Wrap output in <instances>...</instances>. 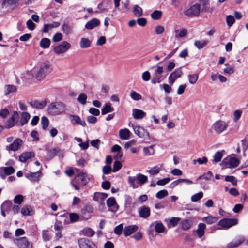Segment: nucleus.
I'll use <instances>...</instances> for the list:
<instances>
[{"mask_svg": "<svg viewBox=\"0 0 248 248\" xmlns=\"http://www.w3.org/2000/svg\"><path fill=\"white\" fill-rule=\"evenodd\" d=\"M52 70L50 63H38L31 70L33 77L38 81L41 80Z\"/></svg>", "mask_w": 248, "mask_h": 248, "instance_id": "1", "label": "nucleus"}, {"mask_svg": "<svg viewBox=\"0 0 248 248\" xmlns=\"http://www.w3.org/2000/svg\"><path fill=\"white\" fill-rule=\"evenodd\" d=\"M66 109L65 105L60 101L51 103L47 107L48 113L52 116L62 114L65 111Z\"/></svg>", "mask_w": 248, "mask_h": 248, "instance_id": "2", "label": "nucleus"}, {"mask_svg": "<svg viewBox=\"0 0 248 248\" xmlns=\"http://www.w3.org/2000/svg\"><path fill=\"white\" fill-rule=\"evenodd\" d=\"M239 163V160L236 157H228L223 159L221 165L224 166L225 168H232L238 166Z\"/></svg>", "mask_w": 248, "mask_h": 248, "instance_id": "3", "label": "nucleus"}, {"mask_svg": "<svg viewBox=\"0 0 248 248\" xmlns=\"http://www.w3.org/2000/svg\"><path fill=\"white\" fill-rule=\"evenodd\" d=\"M135 133L144 140H149L150 139L149 133L140 126L132 125Z\"/></svg>", "mask_w": 248, "mask_h": 248, "instance_id": "4", "label": "nucleus"}, {"mask_svg": "<svg viewBox=\"0 0 248 248\" xmlns=\"http://www.w3.org/2000/svg\"><path fill=\"white\" fill-rule=\"evenodd\" d=\"M74 180L78 185L84 186L88 183L89 178L86 173L80 172L76 175Z\"/></svg>", "mask_w": 248, "mask_h": 248, "instance_id": "5", "label": "nucleus"}, {"mask_svg": "<svg viewBox=\"0 0 248 248\" xmlns=\"http://www.w3.org/2000/svg\"><path fill=\"white\" fill-rule=\"evenodd\" d=\"M212 128L217 134H219L227 129V125L225 122L219 120L214 123Z\"/></svg>", "mask_w": 248, "mask_h": 248, "instance_id": "6", "label": "nucleus"}, {"mask_svg": "<svg viewBox=\"0 0 248 248\" xmlns=\"http://www.w3.org/2000/svg\"><path fill=\"white\" fill-rule=\"evenodd\" d=\"M238 223V220L236 218H223L218 222V225L223 228L228 229Z\"/></svg>", "mask_w": 248, "mask_h": 248, "instance_id": "7", "label": "nucleus"}, {"mask_svg": "<svg viewBox=\"0 0 248 248\" xmlns=\"http://www.w3.org/2000/svg\"><path fill=\"white\" fill-rule=\"evenodd\" d=\"M18 116V112L17 111H14L10 118L5 122L4 126H3L4 128L9 129L13 127L16 124Z\"/></svg>", "mask_w": 248, "mask_h": 248, "instance_id": "8", "label": "nucleus"}, {"mask_svg": "<svg viewBox=\"0 0 248 248\" xmlns=\"http://www.w3.org/2000/svg\"><path fill=\"white\" fill-rule=\"evenodd\" d=\"M200 12V6L198 4L191 6L185 12V14L188 16L193 17L199 15Z\"/></svg>", "mask_w": 248, "mask_h": 248, "instance_id": "9", "label": "nucleus"}, {"mask_svg": "<svg viewBox=\"0 0 248 248\" xmlns=\"http://www.w3.org/2000/svg\"><path fill=\"white\" fill-rule=\"evenodd\" d=\"M23 144L22 140L20 138H16L13 143L6 147L7 151L16 152L18 150Z\"/></svg>", "mask_w": 248, "mask_h": 248, "instance_id": "10", "label": "nucleus"}, {"mask_svg": "<svg viewBox=\"0 0 248 248\" xmlns=\"http://www.w3.org/2000/svg\"><path fill=\"white\" fill-rule=\"evenodd\" d=\"M71 47L70 43L66 41H64L62 44L58 45L54 47V51L58 54L63 53L66 52Z\"/></svg>", "mask_w": 248, "mask_h": 248, "instance_id": "11", "label": "nucleus"}, {"mask_svg": "<svg viewBox=\"0 0 248 248\" xmlns=\"http://www.w3.org/2000/svg\"><path fill=\"white\" fill-rule=\"evenodd\" d=\"M183 74L181 68L176 69L172 73H171L168 78L169 83L170 85H172L175 80L180 78Z\"/></svg>", "mask_w": 248, "mask_h": 248, "instance_id": "12", "label": "nucleus"}, {"mask_svg": "<svg viewBox=\"0 0 248 248\" xmlns=\"http://www.w3.org/2000/svg\"><path fill=\"white\" fill-rule=\"evenodd\" d=\"M78 243L80 248H97L93 242L85 238H80Z\"/></svg>", "mask_w": 248, "mask_h": 248, "instance_id": "13", "label": "nucleus"}, {"mask_svg": "<svg viewBox=\"0 0 248 248\" xmlns=\"http://www.w3.org/2000/svg\"><path fill=\"white\" fill-rule=\"evenodd\" d=\"M16 244L19 248H32V243L25 237H20L16 240Z\"/></svg>", "mask_w": 248, "mask_h": 248, "instance_id": "14", "label": "nucleus"}, {"mask_svg": "<svg viewBox=\"0 0 248 248\" xmlns=\"http://www.w3.org/2000/svg\"><path fill=\"white\" fill-rule=\"evenodd\" d=\"M48 100L45 99L43 100H32L30 102L31 106L37 109H42L44 108L47 104Z\"/></svg>", "mask_w": 248, "mask_h": 248, "instance_id": "15", "label": "nucleus"}, {"mask_svg": "<svg viewBox=\"0 0 248 248\" xmlns=\"http://www.w3.org/2000/svg\"><path fill=\"white\" fill-rule=\"evenodd\" d=\"M139 229V227L136 225H128L124 228V235L127 237L131 234L136 232Z\"/></svg>", "mask_w": 248, "mask_h": 248, "instance_id": "16", "label": "nucleus"}, {"mask_svg": "<svg viewBox=\"0 0 248 248\" xmlns=\"http://www.w3.org/2000/svg\"><path fill=\"white\" fill-rule=\"evenodd\" d=\"M69 117L71 118L70 121L73 125L79 124L83 127L86 126L85 121L82 120L79 116L70 114Z\"/></svg>", "mask_w": 248, "mask_h": 248, "instance_id": "17", "label": "nucleus"}, {"mask_svg": "<svg viewBox=\"0 0 248 248\" xmlns=\"http://www.w3.org/2000/svg\"><path fill=\"white\" fill-rule=\"evenodd\" d=\"M138 213L140 217L147 218L150 216V209L146 206H141L139 209Z\"/></svg>", "mask_w": 248, "mask_h": 248, "instance_id": "18", "label": "nucleus"}, {"mask_svg": "<svg viewBox=\"0 0 248 248\" xmlns=\"http://www.w3.org/2000/svg\"><path fill=\"white\" fill-rule=\"evenodd\" d=\"M41 171L31 172L26 174V177L31 182H38L41 177Z\"/></svg>", "mask_w": 248, "mask_h": 248, "instance_id": "19", "label": "nucleus"}, {"mask_svg": "<svg viewBox=\"0 0 248 248\" xmlns=\"http://www.w3.org/2000/svg\"><path fill=\"white\" fill-rule=\"evenodd\" d=\"M107 206L111 208L112 212H115L118 209V206L116 203L114 197H110L107 200Z\"/></svg>", "mask_w": 248, "mask_h": 248, "instance_id": "20", "label": "nucleus"}, {"mask_svg": "<svg viewBox=\"0 0 248 248\" xmlns=\"http://www.w3.org/2000/svg\"><path fill=\"white\" fill-rule=\"evenodd\" d=\"M17 87L14 85L7 84L4 87V94L7 96L10 94L14 93L17 91Z\"/></svg>", "mask_w": 248, "mask_h": 248, "instance_id": "21", "label": "nucleus"}, {"mask_svg": "<svg viewBox=\"0 0 248 248\" xmlns=\"http://www.w3.org/2000/svg\"><path fill=\"white\" fill-rule=\"evenodd\" d=\"M34 156L33 152H25L22 153L19 156V160L21 162H25L27 160Z\"/></svg>", "mask_w": 248, "mask_h": 248, "instance_id": "22", "label": "nucleus"}, {"mask_svg": "<svg viewBox=\"0 0 248 248\" xmlns=\"http://www.w3.org/2000/svg\"><path fill=\"white\" fill-rule=\"evenodd\" d=\"M132 116L135 119H141L146 116V113L142 110L134 108L132 110Z\"/></svg>", "mask_w": 248, "mask_h": 248, "instance_id": "23", "label": "nucleus"}, {"mask_svg": "<svg viewBox=\"0 0 248 248\" xmlns=\"http://www.w3.org/2000/svg\"><path fill=\"white\" fill-rule=\"evenodd\" d=\"M100 24V21L97 18H93L89 21H88L86 25L85 28L88 30H92Z\"/></svg>", "mask_w": 248, "mask_h": 248, "instance_id": "24", "label": "nucleus"}, {"mask_svg": "<svg viewBox=\"0 0 248 248\" xmlns=\"http://www.w3.org/2000/svg\"><path fill=\"white\" fill-rule=\"evenodd\" d=\"M127 182L130 186L133 189H136L139 187V184L136 176H129L127 178Z\"/></svg>", "mask_w": 248, "mask_h": 248, "instance_id": "25", "label": "nucleus"}, {"mask_svg": "<svg viewBox=\"0 0 248 248\" xmlns=\"http://www.w3.org/2000/svg\"><path fill=\"white\" fill-rule=\"evenodd\" d=\"M119 134L120 138L122 140H128L130 136V132L127 128L120 130Z\"/></svg>", "mask_w": 248, "mask_h": 248, "instance_id": "26", "label": "nucleus"}, {"mask_svg": "<svg viewBox=\"0 0 248 248\" xmlns=\"http://www.w3.org/2000/svg\"><path fill=\"white\" fill-rule=\"evenodd\" d=\"M163 167L162 164H159L158 165L155 166L152 168H151L149 170L147 171L151 175H155L159 173L160 170L162 169Z\"/></svg>", "mask_w": 248, "mask_h": 248, "instance_id": "27", "label": "nucleus"}, {"mask_svg": "<svg viewBox=\"0 0 248 248\" xmlns=\"http://www.w3.org/2000/svg\"><path fill=\"white\" fill-rule=\"evenodd\" d=\"M206 225L204 223H200L198 225L196 232L199 238H201L204 234Z\"/></svg>", "mask_w": 248, "mask_h": 248, "instance_id": "28", "label": "nucleus"}, {"mask_svg": "<svg viewBox=\"0 0 248 248\" xmlns=\"http://www.w3.org/2000/svg\"><path fill=\"white\" fill-rule=\"evenodd\" d=\"M244 239L242 238L239 239L235 240L228 243L226 246L227 248H234L240 246L243 242Z\"/></svg>", "mask_w": 248, "mask_h": 248, "instance_id": "29", "label": "nucleus"}, {"mask_svg": "<svg viewBox=\"0 0 248 248\" xmlns=\"http://www.w3.org/2000/svg\"><path fill=\"white\" fill-rule=\"evenodd\" d=\"M30 118V115L27 112H24L22 113L21 119L20 120V124L22 126L27 124Z\"/></svg>", "mask_w": 248, "mask_h": 248, "instance_id": "30", "label": "nucleus"}, {"mask_svg": "<svg viewBox=\"0 0 248 248\" xmlns=\"http://www.w3.org/2000/svg\"><path fill=\"white\" fill-rule=\"evenodd\" d=\"M137 181L139 184V186H141L142 185L145 184L148 181V178L146 176L139 173L136 175Z\"/></svg>", "mask_w": 248, "mask_h": 248, "instance_id": "31", "label": "nucleus"}, {"mask_svg": "<svg viewBox=\"0 0 248 248\" xmlns=\"http://www.w3.org/2000/svg\"><path fill=\"white\" fill-rule=\"evenodd\" d=\"M114 108L111 106L110 103H107L104 105L101 109V113L102 115H105L108 113L112 112L114 110Z\"/></svg>", "mask_w": 248, "mask_h": 248, "instance_id": "32", "label": "nucleus"}, {"mask_svg": "<svg viewBox=\"0 0 248 248\" xmlns=\"http://www.w3.org/2000/svg\"><path fill=\"white\" fill-rule=\"evenodd\" d=\"M91 44V41L87 38H82L80 41L81 48H85L89 47Z\"/></svg>", "mask_w": 248, "mask_h": 248, "instance_id": "33", "label": "nucleus"}, {"mask_svg": "<svg viewBox=\"0 0 248 248\" xmlns=\"http://www.w3.org/2000/svg\"><path fill=\"white\" fill-rule=\"evenodd\" d=\"M144 155L150 156L155 154V150L154 146L151 145L149 147H144L143 149Z\"/></svg>", "mask_w": 248, "mask_h": 248, "instance_id": "34", "label": "nucleus"}, {"mask_svg": "<svg viewBox=\"0 0 248 248\" xmlns=\"http://www.w3.org/2000/svg\"><path fill=\"white\" fill-rule=\"evenodd\" d=\"M50 40L47 38H44L40 42V46L43 48H47L50 45Z\"/></svg>", "mask_w": 248, "mask_h": 248, "instance_id": "35", "label": "nucleus"}, {"mask_svg": "<svg viewBox=\"0 0 248 248\" xmlns=\"http://www.w3.org/2000/svg\"><path fill=\"white\" fill-rule=\"evenodd\" d=\"M175 38H182L186 36L187 34V31L186 29H183L180 31L179 30H175Z\"/></svg>", "mask_w": 248, "mask_h": 248, "instance_id": "36", "label": "nucleus"}, {"mask_svg": "<svg viewBox=\"0 0 248 248\" xmlns=\"http://www.w3.org/2000/svg\"><path fill=\"white\" fill-rule=\"evenodd\" d=\"M82 233L85 236L92 237L95 234V232L90 228H87L82 231Z\"/></svg>", "mask_w": 248, "mask_h": 248, "instance_id": "37", "label": "nucleus"}, {"mask_svg": "<svg viewBox=\"0 0 248 248\" xmlns=\"http://www.w3.org/2000/svg\"><path fill=\"white\" fill-rule=\"evenodd\" d=\"M226 67L223 69V73L228 75H231L234 73V67L228 64H225Z\"/></svg>", "mask_w": 248, "mask_h": 248, "instance_id": "38", "label": "nucleus"}, {"mask_svg": "<svg viewBox=\"0 0 248 248\" xmlns=\"http://www.w3.org/2000/svg\"><path fill=\"white\" fill-rule=\"evenodd\" d=\"M217 220V218L213 216H208L202 218V221L208 224H212L216 223Z\"/></svg>", "mask_w": 248, "mask_h": 248, "instance_id": "39", "label": "nucleus"}, {"mask_svg": "<svg viewBox=\"0 0 248 248\" xmlns=\"http://www.w3.org/2000/svg\"><path fill=\"white\" fill-rule=\"evenodd\" d=\"M130 96L133 100L135 101H139L142 99L141 95L134 90H131L130 91Z\"/></svg>", "mask_w": 248, "mask_h": 248, "instance_id": "40", "label": "nucleus"}, {"mask_svg": "<svg viewBox=\"0 0 248 248\" xmlns=\"http://www.w3.org/2000/svg\"><path fill=\"white\" fill-rule=\"evenodd\" d=\"M133 12L137 17H140L142 15V9L139 6L136 5L134 6Z\"/></svg>", "mask_w": 248, "mask_h": 248, "instance_id": "41", "label": "nucleus"}, {"mask_svg": "<svg viewBox=\"0 0 248 248\" xmlns=\"http://www.w3.org/2000/svg\"><path fill=\"white\" fill-rule=\"evenodd\" d=\"M207 40H197L195 41L194 45L198 49H202L207 44Z\"/></svg>", "mask_w": 248, "mask_h": 248, "instance_id": "42", "label": "nucleus"}, {"mask_svg": "<svg viewBox=\"0 0 248 248\" xmlns=\"http://www.w3.org/2000/svg\"><path fill=\"white\" fill-rule=\"evenodd\" d=\"M168 195V191L166 189H163L159 191L156 193V198L159 199H161L166 197Z\"/></svg>", "mask_w": 248, "mask_h": 248, "instance_id": "43", "label": "nucleus"}, {"mask_svg": "<svg viewBox=\"0 0 248 248\" xmlns=\"http://www.w3.org/2000/svg\"><path fill=\"white\" fill-rule=\"evenodd\" d=\"M223 156V154L221 152L218 151L215 153L213 156V162L217 163L219 162L222 159Z\"/></svg>", "mask_w": 248, "mask_h": 248, "instance_id": "44", "label": "nucleus"}, {"mask_svg": "<svg viewBox=\"0 0 248 248\" xmlns=\"http://www.w3.org/2000/svg\"><path fill=\"white\" fill-rule=\"evenodd\" d=\"M203 192H200L192 196V197H191V200L193 202H196L199 201L201 199H202L203 197Z\"/></svg>", "mask_w": 248, "mask_h": 248, "instance_id": "45", "label": "nucleus"}, {"mask_svg": "<svg viewBox=\"0 0 248 248\" xmlns=\"http://www.w3.org/2000/svg\"><path fill=\"white\" fill-rule=\"evenodd\" d=\"M155 230L158 233L163 232L164 231L165 227L162 223L156 222L155 225Z\"/></svg>", "mask_w": 248, "mask_h": 248, "instance_id": "46", "label": "nucleus"}, {"mask_svg": "<svg viewBox=\"0 0 248 248\" xmlns=\"http://www.w3.org/2000/svg\"><path fill=\"white\" fill-rule=\"evenodd\" d=\"M192 225V222L191 220L188 219H186L183 221L182 224V227L183 229L185 230H188L189 229Z\"/></svg>", "mask_w": 248, "mask_h": 248, "instance_id": "47", "label": "nucleus"}, {"mask_svg": "<svg viewBox=\"0 0 248 248\" xmlns=\"http://www.w3.org/2000/svg\"><path fill=\"white\" fill-rule=\"evenodd\" d=\"M188 80L190 84H193L196 82L198 79V74H189L188 75Z\"/></svg>", "mask_w": 248, "mask_h": 248, "instance_id": "48", "label": "nucleus"}, {"mask_svg": "<svg viewBox=\"0 0 248 248\" xmlns=\"http://www.w3.org/2000/svg\"><path fill=\"white\" fill-rule=\"evenodd\" d=\"M162 12L155 10L151 14V17L155 20H158L161 17Z\"/></svg>", "mask_w": 248, "mask_h": 248, "instance_id": "49", "label": "nucleus"}, {"mask_svg": "<svg viewBox=\"0 0 248 248\" xmlns=\"http://www.w3.org/2000/svg\"><path fill=\"white\" fill-rule=\"evenodd\" d=\"M12 206V202L10 201H5L1 206V208L7 211H9Z\"/></svg>", "mask_w": 248, "mask_h": 248, "instance_id": "50", "label": "nucleus"}, {"mask_svg": "<svg viewBox=\"0 0 248 248\" xmlns=\"http://www.w3.org/2000/svg\"><path fill=\"white\" fill-rule=\"evenodd\" d=\"M41 123L43 129H46L48 126L49 121L47 117L45 116L42 117L41 118Z\"/></svg>", "mask_w": 248, "mask_h": 248, "instance_id": "51", "label": "nucleus"}, {"mask_svg": "<svg viewBox=\"0 0 248 248\" xmlns=\"http://www.w3.org/2000/svg\"><path fill=\"white\" fill-rule=\"evenodd\" d=\"M200 2L201 4L204 6L202 10L204 12H207L210 9L208 6L209 0H200Z\"/></svg>", "mask_w": 248, "mask_h": 248, "instance_id": "52", "label": "nucleus"}, {"mask_svg": "<svg viewBox=\"0 0 248 248\" xmlns=\"http://www.w3.org/2000/svg\"><path fill=\"white\" fill-rule=\"evenodd\" d=\"M87 95L84 93H81L78 98V100L81 104L84 105L86 103Z\"/></svg>", "mask_w": 248, "mask_h": 248, "instance_id": "53", "label": "nucleus"}, {"mask_svg": "<svg viewBox=\"0 0 248 248\" xmlns=\"http://www.w3.org/2000/svg\"><path fill=\"white\" fill-rule=\"evenodd\" d=\"M235 21L234 17L232 15H228L226 17V23L229 27L232 26Z\"/></svg>", "mask_w": 248, "mask_h": 248, "instance_id": "54", "label": "nucleus"}, {"mask_svg": "<svg viewBox=\"0 0 248 248\" xmlns=\"http://www.w3.org/2000/svg\"><path fill=\"white\" fill-rule=\"evenodd\" d=\"M122 167V164L119 161H115L113 166L112 171L115 172L119 170Z\"/></svg>", "mask_w": 248, "mask_h": 248, "instance_id": "55", "label": "nucleus"}, {"mask_svg": "<svg viewBox=\"0 0 248 248\" xmlns=\"http://www.w3.org/2000/svg\"><path fill=\"white\" fill-rule=\"evenodd\" d=\"M123 230H124L123 225V224H121L115 227L114 232L115 234L120 235L122 234Z\"/></svg>", "mask_w": 248, "mask_h": 248, "instance_id": "56", "label": "nucleus"}, {"mask_svg": "<svg viewBox=\"0 0 248 248\" xmlns=\"http://www.w3.org/2000/svg\"><path fill=\"white\" fill-rule=\"evenodd\" d=\"M208 159L206 157L203 156L202 158H198L197 159L193 160V163L195 164L197 162L199 164L202 165L207 162Z\"/></svg>", "mask_w": 248, "mask_h": 248, "instance_id": "57", "label": "nucleus"}, {"mask_svg": "<svg viewBox=\"0 0 248 248\" xmlns=\"http://www.w3.org/2000/svg\"><path fill=\"white\" fill-rule=\"evenodd\" d=\"M24 200V197L21 195H16L14 199V202L16 204H21Z\"/></svg>", "mask_w": 248, "mask_h": 248, "instance_id": "58", "label": "nucleus"}, {"mask_svg": "<svg viewBox=\"0 0 248 248\" xmlns=\"http://www.w3.org/2000/svg\"><path fill=\"white\" fill-rule=\"evenodd\" d=\"M3 170L4 173L7 175H11L15 172L14 168L11 166L4 167Z\"/></svg>", "mask_w": 248, "mask_h": 248, "instance_id": "59", "label": "nucleus"}, {"mask_svg": "<svg viewBox=\"0 0 248 248\" xmlns=\"http://www.w3.org/2000/svg\"><path fill=\"white\" fill-rule=\"evenodd\" d=\"M170 181V179L168 177L162 179L158 180L156 182V184L159 186H164L168 184Z\"/></svg>", "mask_w": 248, "mask_h": 248, "instance_id": "60", "label": "nucleus"}, {"mask_svg": "<svg viewBox=\"0 0 248 248\" xmlns=\"http://www.w3.org/2000/svg\"><path fill=\"white\" fill-rule=\"evenodd\" d=\"M225 180L227 182H231L234 186L237 185V181L233 176H226L225 177Z\"/></svg>", "mask_w": 248, "mask_h": 248, "instance_id": "61", "label": "nucleus"}, {"mask_svg": "<svg viewBox=\"0 0 248 248\" xmlns=\"http://www.w3.org/2000/svg\"><path fill=\"white\" fill-rule=\"evenodd\" d=\"M58 152V150L57 149L53 148L48 152L47 155L50 158H52L56 156Z\"/></svg>", "mask_w": 248, "mask_h": 248, "instance_id": "62", "label": "nucleus"}, {"mask_svg": "<svg viewBox=\"0 0 248 248\" xmlns=\"http://www.w3.org/2000/svg\"><path fill=\"white\" fill-rule=\"evenodd\" d=\"M31 136L33 139V141H37L39 140L38 132L36 130H33L31 133Z\"/></svg>", "mask_w": 248, "mask_h": 248, "instance_id": "63", "label": "nucleus"}, {"mask_svg": "<svg viewBox=\"0 0 248 248\" xmlns=\"http://www.w3.org/2000/svg\"><path fill=\"white\" fill-rule=\"evenodd\" d=\"M164 31L165 28L161 25H157L155 28V32L158 35L161 34Z\"/></svg>", "mask_w": 248, "mask_h": 248, "instance_id": "64", "label": "nucleus"}]
</instances>
